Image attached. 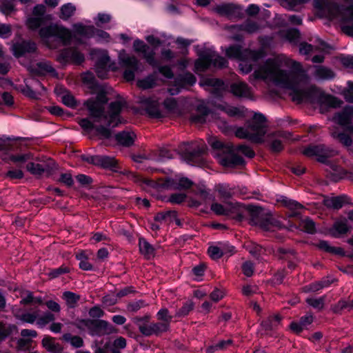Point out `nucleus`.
I'll list each match as a JSON object with an SVG mask.
<instances>
[{"label": "nucleus", "instance_id": "nucleus-51", "mask_svg": "<svg viewBox=\"0 0 353 353\" xmlns=\"http://www.w3.org/2000/svg\"><path fill=\"white\" fill-rule=\"evenodd\" d=\"M235 154L238 155V152L242 153L243 155L248 158H253L255 156L254 151L247 145H234Z\"/></svg>", "mask_w": 353, "mask_h": 353}, {"label": "nucleus", "instance_id": "nucleus-49", "mask_svg": "<svg viewBox=\"0 0 353 353\" xmlns=\"http://www.w3.org/2000/svg\"><path fill=\"white\" fill-rule=\"evenodd\" d=\"M310 0H281V5L290 10H296L298 6L307 3Z\"/></svg>", "mask_w": 353, "mask_h": 353}, {"label": "nucleus", "instance_id": "nucleus-46", "mask_svg": "<svg viewBox=\"0 0 353 353\" xmlns=\"http://www.w3.org/2000/svg\"><path fill=\"white\" fill-rule=\"evenodd\" d=\"M331 282L327 279H323L320 281L312 283L305 287L306 291L317 292L324 288H327L330 285Z\"/></svg>", "mask_w": 353, "mask_h": 353}, {"label": "nucleus", "instance_id": "nucleus-37", "mask_svg": "<svg viewBox=\"0 0 353 353\" xmlns=\"http://www.w3.org/2000/svg\"><path fill=\"white\" fill-rule=\"evenodd\" d=\"M139 251L145 257L150 259L154 255V248L144 238H139Z\"/></svg>", "mask_w": 353, "mask_h": 353}, {"label": "nucleus", "instance_id": "nucleus-58", "mask_svg": "<svg viewBox=\"0 0 353 353\" xmlns=\"http://www.w3.org/2000/svg\"><path fill=\"white\" fill-rule=\"evenodd\" d=\"M0 8L5 14H9L14 10V4L12 0H0Z\"/></svg>", "mask_w": 353, "mask_h": 353}, {"label": "nucleus", "instance_id": "nucleus-5", "mask_svg": "<svg viewBox=\"0 0 353 353\" xmlns=\"http://www.w3.org/2000/svg\"><path fill=\"white\" fill-rule=\"evenodd\" d=\"M266 131L265 117L261 113H255L245 127L236 130L235 135L238 138L246 139L254 143H262Z\"/></svg>", "mask_w": 353, "mask_h": 353}, {"label": "nucleus", "instance_id": "nucleus-47", "mask_svg": "<svg viewBox=\"0 0 353 353\" xmlns=\"http://www.w3.org/2000/svg\"><path fill=\"white\" fill-rule=\"evenodd\" d=\"M299 227L301 230L309 234H314L316 231L314 222L309 218L301 219L299 223Z\"/></svg>", "mask_w": 353, "mask_h": 353}, {"label": "nucleus", "instance_id": "nucleus-28", "mask_svg": "<svg viewBox=\"0 0 353 353\" xmlns=\"http://www.w3.org/2000/svg\"><path fill=\"white\" fill-rule=\"evenodd\" d=\"M168 329V325L165 323H151L150 324L142 325L139 327L140 332L145 336L159 334L167 331Z\"/></svg>", "mask_w": 353, "mask_h": 353}, {"label": "nucleus", "instance_id": "nucleus-14", "mask_svg": "<svg viewBox=\"0 0 353 353\" xmlns=\"http://www.w3.org/2000/svg\"><path fill=\"white\" fill-rule=\"evenodd\" d=\"M251 221L252 224L259 226L265 231L273 230L277 226V221L269 214L265 213L261 209H256L252 212Z\"/></svg>", "mask_w": 353, "mask_h": 353}, {"label": "nucleus", "instance_id": "nucleus-22", "mask_svg": "<svg viewBox=\"0 0 353 353\" xmlns=\"http://www.w3.org/2000/svg\"><path fill=\"white\" fill-rule=\"evenodd\" d=\"M174 87L168 89L171 95H175L180 92L182 88L185 85H192L196 83V77L190 72H186L176 76L174 79Z\"/></svg>", "mask_w": 353, "mask_h": 353}, {"label": "nucleus", "instance_id": "nucleus-62", "mask_svg": "<svg viewBox=\"0 0 353 353\" xmlns=\"http://www.w3.org/2000/svg\"><path fill=\"white\" fill-rule=\"evenodd\" d=\"M306 302L314 308L319 310L322 309L324 305V299L323 297H320L318 299H307Z\"/></svg>", "mask_w": 353, "mask_h": 353}, {"label": "nucleus", "instance_id": "nucleus-12", "mask_svg": "<svg viewBox=\"0 0 353 353\" xmlns=\"http://www.w3.org/2000/svg\"><path fill=\"white\" fill-rule=\"evenodd\" d=\"M74 34L85 38L96 37L99 41H108L110 35L105 31L97 30L93 26H85L82 23H74L72 26Z\"/></svg>", "mask_w": 353, "mask_h": 353}, {"label": "nucleus", "instance_id": "nucleus-23", "mask_svg": "<svg viewBox=\"0 0 353 353\" xmlns=\"http://www.w3.org/2000/svg\"><path fill=\"white\" fill-rule=\"evenodd\" d=\"M142 106L146 113L152 118H163V112L161 110L160 103L152 98H145L141 100Z\"/></svg>", "mask_w": 353, "mask_h": 353}, {"label": "nucleus", "instance_id": "nucleus-57", "mask_svg": "<svg viewBox=\"0 0 353 353\" xmlns=\"http://www.w3.org/2000/svg\"><path fill=\"white\" fill-rule=\"evenodd\" d=\"M216 189L219 194L224 198H229L232 194V190L228 184H219Z\"/></svg>", "mask_w": 353, "mask_h": 353}, {"label": "nucleus", "instance_id": "nucleus-10", "mask_svg": "<svg viewBox=\"0 0 353 353\" xmlns=\"http://www.w3.org/2000/svg\"><path fill=\"white\" fill-rule=\"evenodd\" d=\"M205 150L206 146L203 141L185 143L181 148L184 161L190 165L196 166L203 164V154Z\"/></svg>", "mask_w": 353, "mask_h": 353}, {"label": "nucleus", "instance_id": "nucleus-8", "mask_svg": "<svg viewBox=\"0 0 353 353\" xmlns=\"http://www.w3.org/2000/svg\"><path fill=\"white\" fill-rule=\"evenodd\" d=\"M212 148L217 150V155L221 165L226 167H236L245 164L244 159L235 154L234 145L232 143L224 144L216 139H212L210 142Z\"/></svg>", "mask_w": 353, "mask_h": 353}, {"label": "nucleus", "instance_id": "nucleus-41", "mask_svg": "<svg viewBox=\"0 0 353 353\" xmlns=\"http://www.w3.org/2000/svg\"><path fill=\"white\" fill-rule=\"evenodd\" d=\"M39 74L45 75L50 74L52 75L56 74V70L48 61H41L37 63L35 69Z\"/></svg>", "mask_w": 353, "mask_h": 353}, {"label": "nucleus", "instance_id": "nucleus-18", "mask_svg": "<svg viewBox=\"0 0 353 353\" xmlns=\"http://www.w3.org/2000/svg\"><path fill=\"white\" fill-rule=\"evenodd\" d=\"M119 59L123 65L128 68L123 72V77L128 81H133L135 72L139 69V61L134 56L120 55Z\"/></svg>", "mask_w": 353, "mask_h": 353}, {"label": "nucleus", "instance_id": "nucleus-26", "mask_svg": "<svg viewBox=\"0 0 353 353\" xmlns=\"http://www.w3.org/2000/svg\"><path fill=\"white\" fill-rule=\"evenodd\" d=\"M37 49L36 44L32 41H23L14 43L12 47L13 54L16 57H20L26 53L34 52Z\"/></svg>", "mask_w": 353, "mask_h": 353}, {"label": "nucleus", "instance_id": "nucleus-16", "mask_svg": "<svg viewBox=\"0 0 353 353\" xmlns=\"http://www.w3.org/2000/svg\"><path fill=\"white\" fill-rule=\"evenodd\" d=\"M211 210L218 215L231 216L237 217L241 216V206L238 203H228L225 205L213 203Z\"/></svg>", "mask_w": 353, "mask_h": 353}, {"label": "nucleus", "instance_id": "nucleus-44", "mask_svg": "<svg viewBox=\"0 0 353 353\" xmlns=\"http://www.w3.org/2000/svg\"><path fill=\"white\" fill-rule=\"evenodd\" d=\"M63 339L75 348H79L83 345V340L81 337L73 336L70 333L63 334Z\"/></svg>", "mask_w": 353, "mask_h": 353}, {"label": "nucleus", "instance_id": "nucleus-34", "mask_svg": "<svg viewBox=\"0 0 353 353\" xmlns=\"http://www.w3.org/2000/svg\"><path fill=\"white\" fill-rule=\"evenodd\" d=\"M314 77L318 81H326L332 79L334 77V72L325 66H314Z\"/></svg>", "mask_w": 353, "mask_h": 353}, {"label": "nucleus", "instance_id": "nucleus-54", "mask_svg": "<svg viewBox=\"0 0 353 353\" xmlns=\"http://www.w3.org/2000/svg\"><path fill=\"white\" fill-rule=\"evenodd\" d=\"M208 253L212 259H219L223 256V250L221 249L219 243L208 248Z\"/></svg>", "mask_w": 353, "mask_h": 353}, {"label": "nucleus", "instance_id": "nucleus-31", "mask_svg": "<svg viewBox=\"0 0 353 353\" xmlns=\"http://www.w3.org/2000/svg\"><path fill=\"white\" fill-rule=\"evenodd\" d=\"M196 112L191 115L190 120L195 124H202L206 121V117L210 110L204 101H201L196 106Z\"/></svg>", "mask_w": 353, "mask_h": 353}, {"label": "nucleus", "instance_id": "nucleus-30", "mask_svg": "<svg viewBox=\"0 0 353 353\" xmlns=\"http://www.w3.org/2000/svg\"><path fill=\"white\" fill-rule=\"evenodd\" d=\"M204 84L210 87L212 93L216 97L222 96L223 92L228 88V85L222 80L214 78L206 79L204 81Z\"/></svg>", "mask_w": 353, "mask_h": 353}, {"label": "nucleus", "instance_id": "nucleus-3", "mask_svg": "<svg viewBox=\"0 0 353 353\" xmlns=\"http://www.w3.org/2000/svg\"><path fill=\"white\" fill-rule=\"evenodd\" d=\"M313 6L317 16L341 22L343 32L353 37V6H340L333 0H314Z\"/></svg>", "mask_w": 353, "mask_h": 353}, {"label": "nucleus", "instance_id": "nucleus-11", "mask_svg": "<svg viewBox=\"0 0 353 353\" xmlns=\"http://www.w3.org/2000/svg\"><path fill=\"white\" fill-rule=\"evenodd\" d=\"M79 323L81 326L86 327L89 334L92 336L108 334L112 330V325L103 320L83 319Z\"/></svg>", "mask_w": 353, "mask_h": 353}, {"label": "nucleus", "instance_id": "nucleus-43", "mask_svg": "<svg viewBox=\"0 0 353 353\" xmlns=\"http://www.w3.org/2000/svg\"><path fill=\"white\" fill-rule=\"evenodd\" d=\"M277 201L292 210H297L303 208V205L300 203L284 196H279Z\"/></svg>", "mask_w": 353, "mask_h": 353}, {"label": "nucleus", "instance_id": "nucleus-35", "mask_svg": "<svg viewBox=\"0 0 353 353\" xmlns=\"http://www.w3.org/2000/svg\"><path fill=\"white\" fill-rule=\"evenodd\" d=\"M217 110L224 112L230 117H241L243 114V111L239 108L232 106L226 103H222L214 105Z\"/></svg>", "mask_w": 353, "mask_h": 353}, {"label": "nucleus", "instance_id": "nucleus-56", "mask_svg": "<svg viewBox=\"0 0 353 353\" xmlns=\"http://www.w3.org/2000/svg\"><path fill=\"white\" fill-rule=\"evenodd\" d=\"M283 36L290 42L296 43L299 41L300 33L298 30L292 28L288 30L285 32V34Z\"/></svg>", "mask_w": 353, "mask_h": 353}, {"label": "nucleus", "instance_id": "nucleus-48", "mask_svg": "<svg viewBox=\"0 0 353 353\" xmlns=\"http://www.w3.org/2000/svg\"><path fill=\"white\" fill-rule=\"evenodd\" d=\"M316 245L320 250L328 253L341 254L342 252L340 248L331 246L327 241H320Z\"/></svg>", "mask_w": 353, "mask_h": 353}, {"label": "nucleus", "instance_id": "nucleus-13", "mask_svg": "<svg viewBox=\"0 0 353 353\" xmlns=\"http://www.w3.org/2000/svg\"><path fill=\"white\" fill-rule=\"evenodd\" d=\"M303 154L307 157H315L317 161L325 163L327 159L336 154L334 150L330 149L323 144L310 145L303 150Z\"/></svg>", "mask_w": 353, "mask_h": 353}, {"label": "nucleus", "instance_id": "nucleus-33", "mask_svg": "<svg viewBox=\"0 0 353 353\" xmlns=\"http://www.w3.org/2000/svg\"><path fill=\"white\" fill-rule=\"evenodd\" d=\"M325 205L330 208L339 210L344 205L350 203V199L345 194L328 198L324 201Z\"/></svg>", "mask_w": 353, "mask_h": 353}, {"label": "nucleus", "instance_id": "nucleus-55", "mask_svg": "<svg viewBox=\"0 0 353 353\" xmlns=\"http://www.w3.org/2000/svg\"><path fill=\"white\" fill-rule=\"evenodd\" d=\"M194 305L192 301H188L184 303L183 305L177 310L176 316L183 317L188 315L191 310H193Z\"/></svg>", "mask_w": 353, "mask_h": 353}, {"label": "nucleus", "instance_id": "nucleus-4", "mask_svg": "<svg viewBox=\"0 0 353 353\" xmlns=\"http://www.w3.org/2000/svg\"><path fill=\"white\" fill-rule=\"evenodd\" d=\"M225 54L230 59L240 61L239 68L242 73L248 74L252 70V62H256L265 56L264 48L258 50L243 48L240 45H232L225 50Z\"/></svg>", "mask_w": 353, "mask_h": 353}, {"label": "nucleus", "instance_id": "nucleus-50", "mask_svg": "<svg viewBox=\"0 0 353 353\" xmlns=\"http://www.w3.org/2000/svg\"><path fill=\"white\" fill-rule=\"evenodd\" d=\"M332 136L337 139L343 145L345 146H350L352 143V140L351 137L345 132H338L336 131H333L332 132Z\"/></svg>", "mask_w": 353, "mask_h": 353}, {"label": "nucleus", "instance_id": "nucleus-19", "mask_svg": "<svg viewBox=\"0 0 353 353\" xmlns=\"http://www.w3.org/2000/svg\"><path fill=\"white\" fill-rule=\"evenodd\" d=\"M214 10L221 16H224L228 19H238L243 15V9L241 6L234 3H222L216 6Z\"/></svg>", "mask_w": 353, "mask_h": 353}, {"label": "nucleus", "instance_id": "nucleus-45", "mask_svg": "<svg viewBox=\"0 0 353 353\" xmlns=\"http://www.w3.org/2000/svg\"><path fill=\"white\" fill-rule=\"evenodd\" d=\"M157 78L154 74H150L137 81V85L142 89H149L156 85Z\"/></svg>", "mask_w": 353, "mask_h": 353}, {"label": "nucleus", "instance_id": "nucleus-1", "mask_svg": "<svg viewBox=\"0 0 353 353\" xmlns=\"http://www.w3.org/2000/svg\"><path fill=\"white\" fill-rule=\"evenodd\" d=\"M252 77L290 90L292 101L296 103H331L334 99L330 95H325L315 85H309L310 77L302 65L284 54L268 59L254 70Z\"/></svg>", "mask_w": 353, "mask_h": 353}, {"label": "nucleus", "instance_id": "nucleus-25", "mask_svg": "<svg viewBox=\"0 0 353 353\" xmlns=\"http://www.w3.org/2000/svg\"><path fill=\"white\" fill-rule=\"evenodd\" d=\"M327 177L334 182H337L341 179H348L351 181H353V173L350 172H347L344 170L343 168L335 165L332 164L330 166V170H328Z\"/></svg>", "mask_w": 353, "mask_h": 353}, {"label": "nucleus", "instance_id": "nucleus-15", "mask_svg": "<svg viewBox=\"0 0 353 353\" xmlns=\"http://www.w3.org/2000/svg\"><path fill=\"white\" fill-rule=\"evenodd\" d=\"M81 159L89 163L117 171V161L114 157L103 155H82Z\"/></svg>", "mask_w": 353, "mask_h": 353}, {"label": "nucleus", "instance_id": "nucleus-39", "mask_svg": "<svg viewBox=\"0 0 353 353\" xmlns=\"http://www.w3.org/2000/svg\"><path fill=\"white\" fill-rule=\"evenodd\" d=\"M63 299L65 300L67 306L69 308H74L77 306L80 300V296L70 291H65L63 293Z\"/></svg>", "mask_w": 353, "mask_h": 353}, {"label": "nucleus", "instance_id": "nucleus-52", "mask_svg": "<svg viewBox=\"0 0 353 353\" xmlns=\"http://www.w3.org/2000/svg\"><path fill=\"white\" fill-rule=\"evenodd\" d=\"M26 168L31 174L37 176H41L45 172V168L43 165L32 162L28 163Z\"/></svg>", "mask_w": 353, "mask_h": 353}, {"label": "nucleus", "instance_id": "nucleus-38", "mask_svg": "<svg viewBox=\"0 0 353 353\" xmlns=\"http://www.w3.org/2000/svg\"><path fill=\"white\" fill-rule=\"evenodd\" d=\"M134 137L133 132L123 131L116 135V140L122 145L130 146L134 141Z\"/></svg>", "mask_w": 353, "mask_h": 353}, {"label": "nucleus", "instance_id": "nucleus-64", "mask_svg": "<svg viewBox=\"0 0 353 353\" xmlns=\"http://www.w3.org/2000/svg\"><path fill=\"white\" fill-rule=\"evenodd\" d=\"M82 81L89 85L90 87H92L94 85L95 82V78L93 73L90 72H86L83 73L81 76Z\"/></svg>", "mask_w": 353, "mask_h": 353}, {"label": "nucleus", "instance_id": "nucleus-21", "mask_svg": "<svg viewBox=\"0 0 353 353\" xmlns=\"http://www.w3.org/2000/svg\"><path fill=\"white\" fill-rule=\"evenodd\" d=\"M288 134L284 131H276L269 134L267 137L266 141L273 152H279L283 149V140L288 139Z\"/></svg>", "mask_w": 353, "mask_h": 353}, {"label": "nucleus", "instance_id": "nucleus-20", "mask_svg": "<svg viewBox=\"0 0 353 353\" xmlns=\"http://www.w3.org/2000/svg\"><path fill=\"white\" fill-rule=\"evenodd\" d=\"M133 48L136 52L141 53L143 54L148 64L152 67L157 66L158 63L154 58L155 52L153 48H151L140 39H136L134 41Z\"/></svg>", "mask_w": 353, "mask_h": 353}, {"label": "nucleus", "instance_id": "nucleus-36", "mask_svg": "<svg viewBox=\"0 0 353 353\" xmlns=\"http://www.w3.org/2000/svg\"><path fill=\"white\" fill-rule=\"evenodd\" d=\"M281 320L279 314L270 315L261 325L265 330H272L280 325Z\"/></svg>", "mask_w": 353, "mask_h": 353}, {"label": "nucleus", "instance_id": "nucleus-7", "mask_svg": "<svg viewBox=\"0 0 353 353\" xmlns=\"http://www.w3.org/2000/svg\"><path fill=\"white\" fill-rule=\"evenodd\" d=\"M197 54L199 58L194 65L196 72H204L211 66L222 68L227 65L226 59L219 56L213 48H198Z\"/></svg>", "mask_w": 353, "mask_h": 353}, {"label": "nucleus", "instance_id": "nucleus-32", "mask_svg": "<svg viewBox=\"0 0 353 353\" xmlns=\"http://www.w3.org/2000/svg\"><path fill=\"white\" fill-rule=\"evenodd\" d=\"M90 57L92 60H95V66L103 67L108 66L110 62V57L106 50L93 49L90 52Z\"/></svg>", "mask_w": 353, "mask_h": 353}, {"label": "nucleus", "instance_id": "nucleus-42", "mask_svg": "<svg viewBox=\"0 0 353 353\" xmlns=\"http://www.w3.org/2000/svg\"><path fill=\"white\" fill-rule=\"evenodd\" d=\"M75 10L76 8L72 3H65L61 7L59 17L66 21L74 14Z\"/></svg>", "mask_w": 353, "mask_h": 353}, {"label": "nucleus", "instance_id": "nucleus-61", "mask_svg": "<svg viewBox=\"0 0 353 353\" xmlns=\"http://www.w3.org/2000/svg\"><path fill=\"white\" fill-rule=\"evenodd\" d=\"M42 19L41 17H31L27 19V26L32 30L38 28L42 23Z\"/></svg>", "mask_w": 353, "mask_h": 353}, {"label": "nucleus", "instance_id": "nucleus-53", "mask_svg": "<svg viewBox=\"0 0 353 353\" xmlns=\"http://www.w3.org/2000/svg\"><path fill=\"white\" fill-rule=\"evenodd\" d=\"M246 250L254 256L259 257V255L263 254L265 252V249L263 248L261 245L255 243H251L246 245Z\"/></svg>", "mask_w": 353, "mask_h": 353}, {"label": "nucleus", "instance_id": "nucleus-6", "mask_svg": "<svg viewBox=\"0 0 353 353\" xmlns=\"http://www.w3.org/2000/svg\"><path fill=\"white\" fill-rule=\"evenodd\" d=\"M39 35L48 47L52 49L68 45L72 38V34L68 28L57 25L41 28Z\"/></svg>", "mask_w": 353, "mask_h": 353}, {"label": "nucleus", "instance_id": "nucleus-60", "mask_svg": "<svg viewBox=\"0 0 353 353\" xmlns=\"http://www.w3.org/2000/svg\"><path fill=\"white\" fill-rule=\"evenodd\" d=\"M242 271L244 275L248 277L252 276L254 270V263L250 261H245L242 265Z\"/></svg>", "mask_w": 353, "mask_h": 353}, {"label": "nucleus", "instance_id": "nucleus-29", "mask_svg": "<svg viewBox=\"0 0 353 353\" xmlns=\"http://www.w3.org/2000/svg\"><path fill=\"white\" fill-rule=\"evenodd\" d=\"M230 92L236 97L250 99L252 97V89L244 82L237 81L230 85Z\"/></svg>", "mask_w": 353, "mask_h": 353}, {"label": "nucleus", "instance_id": "nucleus-2", "mask_svg": "<svg viewBox=\"0 0 353 353\" xmlns=\"http://www.w3.org/2000/svg\"><path fill=\"white\" fill-rule=\"evenodd\" d=\"M108 97L104 92H99L95 98L87 100L84 105L89 114L97 122L103 121L108 127L115 128L121 123L120 113L124 106L121 101H115L109 104L108 112H105V105L108 103Z\"/></svg>", "mask_w": 353, "mask_h": 353}, {"label": "nucleus", "instance_id": "nucleus-24", "mask_svg": "<svg viewBox=\"0 0 353 353\" xmlns=\"http://www.w3.org/2000/svg\"><path fill=\"white\" fill-rule=\"evenodd\" d=\"M347 220L344 218H339L336 219L328 230V234L334 238H340L346 234L350 230Z\"/></svg>", "mask_w": 353, "mask_h": 353}, {"label": "nucleus", "instance_id": "nucleus-40", "mask_svg": "<svg viewBox=\"0 0 353 353\" xmlns=\"http://www.w3.org/2000/svg\"><path fill=\"white\" fill-rule=\"evenodd\" d=\"M42 344L48 352L53 353H58L62 349L61 345L53 338L49 336L43 338Z\"/></svg>", "mask_w": 353, "mask_h": 353}, {"label": "nucleus", "instance_id": "nucleus-27", "mask_svg": "<svg viewBox=\"0 0 353 353\" xmlns=\"http://www.w3.org/2000/svg\"><path fill=\"white\" fill-rule=\"evenodd\" d=\"M194 194L196 198H190L189 201V205L191 207L196 208L205 204L211 199L209 191L204 186L198 187Z\"/></svg>", "mask_w": 353, "mask_h": 353}, {"label": "nucleus", "instance_id": "nucleus-59", "mask_svg": "<svg viewBox=\"0 0 353 353\" xmlns=\"http://www.w3.org/2000/svg\"><path fill=\"white\" fill-rule=\"evenodd\" d=\"M165 108L169 112H175L177 110V102L175 99L168 98L163 101Z\"/></svg>", "mask_w": 353, "mask_h": 353}, {"label": "nucleus", "instance_id": "nucleus-63", "mask_svg": "<svg viewBox=\"0 0 353 353\" xmlns=\"http://www.w3.org/2000/svg\"><path fill=\"white\" fill-rule=\"evenodd\" d=\"M61 101L64 105L69 108H74L77 104L74 97L68 93L62 96Z\"/></svg>", "mask_w": 353, "mask_h": 353}, {"label": "nucleus", "instance_id": "nucleus-9", "mask_svg": "<svg viewBox=\"0 0 353 353\" xmlns=\"http://www.w3.org/2000/svg\"><path fill=\"white\" fill-rule=\"evenodd\" d=\"M14 316L23 323L33 324L36 322L39 327H44L55 319L54 315L50 312H46L40 316V310L38 307H34L23 312L20 310L16 311Z\"/></svg>", "mask_w": 353, "mask_h": 353}, {"label": "nucleus", "instance_id": "nucleus-17", "mask_svg": "<svg viewBox=\"0 0 353 353\" xmlns=\"http://www.w3.org/2000/svg\"><path fill=\"white\" fill-rule=\"evenodd\" d=\"M57 59L63 64L71 63L79 65L84 61L85 57L77 48H68L61 51Z\"/></svg>", "mask_w": 353, "mask_h": 353}]
</instances>
